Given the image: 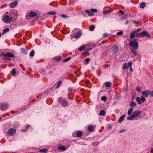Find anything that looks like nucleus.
<instances>
[{"instance_id": "nucleus-1", "label": "nucleus", "mask_w": 153, "mask_h": 153, "mask_svg": "<svg viewBox=\"0 0 153 153\" xmlns=\"http://www.w3.org/2000/svg\"><path fill=\"white\" fill-rule=\"evenodd\" d=\"M142 112L140 110H137L134 111L130 116L127 118L128 120H131L134 119L135 120L140 119L143 117L141 115Z\"/></svg>"}, {"instance_id": "nucleus-2", "label": "nucleus", "mask_w": 153, "mask_h": 153, "mask_svg": "<svg viewBox=\"0 0 153 153\" xmlns=\"http://www.w3.org/2000/svg\"><path fill=\"white\" fill-rule=\"evenodd\" d=\"M17 18V16L15 15L14 18L12 17H10L7 15H4L3 17V20L4 22L6 23H10L11 22H13L15 21Z\"/></svg>"}, {"instance_id": "nucleus-3", "label": "nucleus", "mask_w": 153, "mask_h": 153, "mask_svg": "<svg viewBox=\"0 0 153 153\" xmlns=\"http://www.w3.org/2000/svg\"><path fill=\"white\" fill-rule=\"evenodd\" d=\"M0 56H4V58H3V59L4 60H10L11 58L14 57V55L9 52H7L6 53L2 52L0 54Z\"/></svg>"}, {"instance_id": "nucleus-4", "label": "nucleus", "mask_w": 153, "mask_h": 153, "mask_svg": "<svg viewBox=\"0 0 153 153\" xmlns=\"http://www.w3.org/2000/svg\"><path fill=\"white\" fill-rule=\"evenodd\" d=\"M129 45L134 49H137L138 48V42L136 39H133L131 40L129 43Z\"/></svg>"}, {"instance_id": "nucleus-5", "label": "nucleus", "mask_w": 153, "mask_h": 153, "mask_svg": "<svg viewBox=\"0 0 153 153\" xmlns=\"http://www.w3.org/2000/svg\"><path fill=\"white\" fill-rule=\"evenodd\" d=\"M81 35V33L79 30L78 31L74 30V33L71 35V39H73L74 38L75 39H78L80 37Z\"/></svg>"}, {"instance_id": "nucleus-6", "label": "nucleus", "mask_w": 153, "mask_h": 153, "mask_svg": "<svg viewBox=\"0 0 153 153\" xmlns=\"http://www.w3.org/2000/svg\"><path fill=\"white\" fill-rule=\"evenodd\" d=\"M87 46H88L89 47L87 48V47H86V49L87 50V51L85 52L84 53V54H89V53L88 52V51L91 50L92 49L94 48L95 47V46L94 45H92L90 43H89V44Z\"/></svg>"}, {"instance_id": "nucleus-7", "label": "nucleus", "mask_w": 153, "mask_h": 153, "mask_svg": "<svg viewBox=\"0 0 153 153\" xmlns=\"http://www.w3.org/2000/svg\"><path fill=\"white\" fill-rule=\"evenodd\" d=\"M131 61L129 62H128L125 63L123 64V65L122 66V69L124 70H126L127 69H128V68L129 66H131Z\"/></svg>"}, {"instance_id": "nucleus-8", "label": "nucleus", "mask_w": 153, "mask_h": 153, "mask_svg": "<svg viewBox=\"0 0 153 153\" xmlns=\"http://www.w3.org/2000/svg\"><path fill=\"white\" fill-rule=\"evenodd\" d=\"M150 92L149 90H146L144 91H142L141 93L142 95L143 96L147 97L149 94H150Z\"/></svg>"}, {"instance_id": "nucleus-9", "label": "nucleus", "mask_w": 153, "mask_h": 153, "mask_svg": "<svg viewBox=\"0 0 153 153\" xmlns=\"http://www.w3.org/2000/svg\"><path fill=\"white\" fill-rule=\"evenodd\" d=\"M112 51L114 53H118L119 51V49L118 47L115 45H114L112 47Z\"/></svg>"}, {"instance_id": "nucleus-10", "label": "nucleus", "mask_w": 153, "mask_h": 153, "mask_svg": "<svg viewBox=\"0 0 153 153\" xmlns=\"http://www.w3.org/2000/svg\"><path fill=\"white\" fill-rule=\"evenodd\" d=\"M16 131L15 129L13 128H10L8 130L7 133L10 135H12L15 133Z\"/></svg>"}, {"instance_id": "nucleus-11", "label": "nucleus", "mask_w": 153, "mask_h": 153, "mask_svg": "<svg viewBox=\"0 0 153 153\" xmlns=\"http://www.w3.org/2000/svg\"><path fill=\"white\" fill-rule=\"evenodd\" d=\"M141 37L146 36L147 37H150V35L149 34L148 32L146 30H143L142 32L140 33Z\"/></svg>"}, {"instance_id": "nucleus-12", "label": "nucleus", "mask_w": 153, "mask_h": 153, "mask_svg": "<svg viewBox=\"0 0 153 153\" xmlns=\"http://www.w3.org/2000/svg\"><path fill=\"white\" fill-rule=\"evenodd\" d=\"M8 107V105L6 104H2L0 105V109L2 111L6 109Z\"/></svg>"}, {"instance_id": "nucleus-13", "label": "nucleus", "mask_w": 153, "mask_h": 153, "mask_svg": "<svg viewBox=\"0 0 153 153\" xmlns=\"http://www.w3.org/2000/svg\"><path fill=\"white\" fill-rule=\"evenodd\" d=\"M28 15L30 17L32 18L36 16L37 14L35 12L31 11L29 12Z\"/></svg>"}, {"instance_id": "nucleus-14", "label": "nucleus", "mask_w": 153, "mask_h": 153, "mask_svg": "<svg viewBox=\"0 0 153 153\" xmlns=\"http://www.w3.org/2000/svg\"><path fill=\"white\" fill-rule=\"evenodd\" d=\"M18 4V2L17 1H15L10 3L9 4V6L10 7L13 8L16 6Z\"/></svg>"}, {"instance_id": "nucleus-15", "label": "nucleus", "mask_w": 153, "mask_h": 153, "mask_svg": "<svg viewBox=\"0 0 153 153\" xmlns=\"http://www.w3.org/2000/svg\"><path fill=\"white\" fill-rule=\"evenodd\" d=\"M129 106L131 108H134L137 105L136 103L134 101H131L129 102Z\"/></svg>"}, {"instance_id": "nucleus-16", "label": "nucleus", "mask_w": 153, "mask_h": 153, "mask_svg": "<svg viewBox=\"0 0 153 153\" xmlns=\"http://www.w3.org/2000/svg\"><path fill=\"white\" fill-rule=\"evenodd\" d=\"M88 129L89 131L92 132L94 130V127L92 125H90L88 126Z\"/></svg>"}, {"instance_id": "nucleus-17", "label": "nucleus", "mask_w": 153, "mask_h": 153, "mask_svg": "<svg viewBox=\"0 0 153 153\" xmlns=\"http://www.w3.org/2000/svg\"><path fill=\"white\" fill-rule=\"evenodd\" d=\"M61 104L63 107L66 106L67 105V101L65 100H63L62 101V102H61Z\"/></svg>"}, {"instance_id": "nucleus-18", "label": "nucleus", "mask_w": 153, "mask_h": 153, "mask_svg": "<svg viewBox=\"0 0 153 153\" xmlns=\"http://www.w3.org/2000/svg\"><path fill=\"white\" fill-rule=\"evenodd\" d=\"M136 33H135L134 31L131 32L130 34L129 38H134L136 36Z\"/></svg>"}, {"instance_id": "nucleus-19", "label": "nucleus", "mask_w": 153, "mask_h": 153, "mask_svg": "<svg viewBox=\"0 0 153 153\" xmlns=\"http://www.w3.org/2000/svg\"><path fill=\"white\" fill-rule=\"evenodd\" d=\"M82 131H79L76 132V136L78 137H80L82 136Z\"/></svg>"}, {"instance_id": "nucleus-20", "label": "nucleus", "mask_w": 153, "mask_h": 153, "mask_svg": "<svg viewBox=\"0 0 153 153\" xmlns=\"http://www.w3.org/2000/svg\"><path fill=\"white\" fill-rule=\"evenodd\" d=\"M126 114H124L123 116H122L120 118L118 122L119 123H121L124 120V119L126 116Z\"/></svg>"}, {"instance_id": "nucleus-21", "label": "nucleus", "mask_w": 153, "mask_h": 153, "mask_svg": "<svg viewBox=\"0 0 153 153\" xmlns=\"http://www.w3.org/2000/svg\"><path fill=\"white\" fill-rule=\"evenodd\" d=\"M58 147L59 149L62 151H65L66 149V147L64 146H60Z\"/></svg>"}, {"instance_id": "nucleus-22", "label": "nucleus", "mask_w": 153, "mask_h": 153, "mask_svg": "<svg viewBox=\"0 0 153 153\" xmlns=\"http://www.w3.org/2000/svg\"><path fill=\"white\" fill-rule=\"evenodd\" d=\"M48 149H40L39 151V152L43 153H45L47 152Z\"/></svg>"}, {"instance_id": "nucleus-23", "label": "nucleus", "mask_w": 153, "mask_h": 153, "mask_svg": "<svg viewBox=\"0 0 153 153\" xmlns=\"http://www.w3.org/2000/svg\"><path fill=\"white\" fill-rule=\"evenodd\" d=\"M85 11L88 13V15L89 16H94V13L90 12L89 10H86Z\"/></svg>"}, {"instance_id": "nucleus-24", "label": "nucleus", "mask_w": 153, "mask_h": 153, "mask_svg": "<svg viewBox=\"0 0 153 153\" xmlns=\"http://www.w3.org/2000/svg\"><path fill=\"white\" fill-rule=\"evenodd\" d=\"M105 85L106 87H109L111 86V84L110 82H107L105 83Z\"/></svg>"}, {"instance_id": "nucleus-25", "label": "nucleus", "mask_w": 153, "mask_h": 153, "mask_svg": "<svg viewBox=\"0 0 153 153\" xmlns=\"http://www.w3.org/2000/svg\"><path fill=\"white\" fill-rule=\"evenodd\" d=\"M133 111V108H131L128 110V115L129 116H130L131 113H132Z\"/></svg>"}, {"instance_id": "nucleus-26", "label": "nucleus", "mask_w": 153, "mask_h": 153, "mask_svg": "<svg viewBox=\"0 0 153 153\" xmlns=\"http://www.w3.org/2000/svg\"><path fill=\"white\" fill-rule=\"evenodd\" d=\"M136 100L138 102L139 104H140L141 103V99L139 97H137L136 98Z\"/></svg>"}, {"instance_id": "nucleus-27", "label": "nucleus", "mask_w": 153, "mask_h": 153, "mask_svg": "<svg viewBox=\"0 0 153 153\" xmlns=\"http://www.w3.org/2000/svg\"><path fill=\"white\" fill-rule=\"evenodd\" d=\"M105 112L103 110H101L100 111L99 115L101 116H104L105 114Z\"/></svg>"}, {"instance_id": "nucleus-28", "label": "nucleus", "mask_w": 153, "mask_h": 153, "mask_svg": "<svg viewBox=\"0 0 153 153\" xmlns=\"http://www.w3.org/2000/svg\"><path fill=\"white\" fill-rule=\"evenodd\" d=\"M54 59L56 60L57 61H59L61 59V56H56L54 57Z\"/></svg>"}, {"instance_id": "nucleus-29", "label": "nucleus", "mask_w": 153, "mask_h": 153, "mask_svg": "<svg viewBox=\"0 0 153 153\" xmlns=\"http://www.w3.org/2000/svg\"><path fill=\"white\" fill-rule=\"evenodd\" d=\"M146 4L145 3L142 2L141 4H140V8H144V7L145 6Z\"/></svg>"}, {"instance_id": "nucleus-30", "label": "nucleus", "mask_w": 153, "mask_h": 153, "mask_svg": "<svg viewBox=\"0 0 153 153\" xmlns=\"http://www.w3.org/2000/svg\"><path fill=\"white\" fill-rule=\"evenodd\" d=\"M9 29L8 27L7 28L4 29L3 31L2 34H3L5 33H6L8 32L9 31Z\"/></svg>"}, {"instance_id": "nucleus-31", "label": "nucleus", "mask_w": 153, "mask_h": 153, "mask_svg": "<svg viewBox=\"0 0 153 153\" xmlns=\"http://www.w3.org/2000/svg\"><path fill=\"white\" fill-rule=\"evenodd\" d=\"M131 52L132 53H133L135 55H137V53L136 51L133 49H131Z\"/></svg>"}, {"instance_id": "nucleus-32", "label": "nucleus", "mask_w": 153, "mask_h": 153, "mask_svg": "<svg viewBox=\"0 0 153 153\" xmlns=\"http://www.w3.org/2000/svg\"><path fill=\"white\" fill-rule=\"evenodd\" d=\"M94 28H95L94 25H92L90 27V28H89V30L91 31H92L94 30Z\"/></svg>"}, {"instance_id": "nucleus-33", "label": "nucleus", "mask_w": 153, "mask_h": 153, "mask_svg": "<svg viewBox=\"0 0 153 153\" xmlns=\"http://www.w3.org/2000/svg\"><path fill=\"white\" fill-rule=\"evenodd\" d=\"M85 48V47L84 46H81L78 49V50L79 51H81L83 50Z\"/></svg>"}, {"instance_id": "nucleus-34", "label": "nucleus", "mask_w": 153, "mask_h": 153, "mask_svg": "<svg viewBox=\"0 0 153 153\" xmlns=\"http://www.w3.org/2000/svg\"><path fill=\"white\" fill-rule=\"evenodd\" d=\"M11 74L13 76H14L16 75V71L15 68L13 69L11 71Z\"/></svg>"}, {"instance_id": "nucleus-35", "label": "nucleus", "mask_w": 153, "mask_h": 153, "mask_svg": "<svg viewBox=\"0 0 153 153\" xmlns=\"http://www.w3.org/2000/svg\"><path fill=\"white\" fill-rule=\"evenodd\" d=\"M71 59V57H68V58H66L64 59L63 60V61L65 62H66L68 61H69Z\"/></svg>"}, {"instance_id": "nucleus-36", "label": "nucleus", "mask_w": 153, "mask_h": 153, "mask_svg": "<svg viewBox=\"0 0 153 153\" xmlns=\"http://www.w3.org/2000/svg\"><path fill=\"white\" fill-rule=\"evenodd\" d=\"M62 83V82L61 81H59L58 83V84L56 86V88H58Z\"/></svg>"}, {"instance_id": "nucleus-37", "label": "nucleus", "mask_w": 153, "mask_h": 153, "mask_svg": "<svg viewBox=\"0 0 153 153\" xmlns=\"http://www.w3.org/2000/svg\"><path fill=\"white\" fill-rule=\"evenodd\" d=\"M35 51H31L30 53V55L31 56H33L34 55Z\"/></svg>"}, {"instance_id": "nucleus-38", "label": "nucleus", "mask_w": 153, "mask_h": 153, "mask_svg": "<svg viewBox=\"0 0 153 153\" xmlns=\"http://www.w3.org/2000/svg\"><path fill=\"white\" fill-rule=\"evenodd\" d=\"M136 90L139 93L141 91L140 88L139 86H137L136 87Z\"/></svg>"}, {"instance_id": "nucleus-39", "label": "nucleus", "mask_w": 153, "mask_h": 153, "mask_svg": "<svg viewBox=\"0 0 153 153\" xmlns=\"http://www.w3.org/2000/svg\"><path fill=\"white\" fill-rule=\"evenodd\" d=\"M140 99L141 101L143 102H144L146 100V99L143 96L141 97Z\"/></svg>"}, {"instance_id": "nucleus-40", "label": "nucleus", "mask_w": 153, "mask_h": 153, "mask_svg": "<svg viewBox=\"0 0 153 153\" xmlns=\"http://www.w3.org/2000/svg\"><path fill=\"white\" fill-rule=\"evenodd\" d=\"M101 100L104 101H105L107 100V97L105 96H103L101 97Z\"/></svg>"}, {"instance_id": "nucleus-41", "label": "nucleus", "mask_w": 153, "mask_h": 153, "mask_svg": "<svg viewBox=\"0 0 153 153\" xmlns=\"http://www.w3.org/2000/svg\"><path fill=\"white\" fill-rule=\"evenodd\" d=\"M136 37L137 38L141 37V34H140V33L136 34Z\"/></svg>"}, {"instance_id": "nucleus-42", "label": "nucleus", "mask_w": 153, "mask_h": 153, "mask_svg": "<svg viewBox=\"0 0 153 153\" xmlns=\"http://www.w3.org/2000/svg\"><path fill=\"white\" fill-rule=\"evenodd\" d=\"M132 63L131 62V66H129L128 67H129V70L130 71H131V72L133 71V69L132 68Z\"/></svg>"}, {"instance_id": "nucleus-43", "label": "nucleus", "mask_w": 153, "mask_h": 153, "mask_svg": "<svg viewBox=\"0 0 153 153\" xmlns=\"http://www.w3.org/2000/svg\"><path fill=\"white\" fill-rule=\"evenodd\" d=\"M91 11L93 12H96L97 11V10L95 9H91Z\"/></svg>"}, {"instance_id": "nucleus-44", "label": "nucleus", "mask_w": 153, "mask_h": 153, "mask_svg": "<svg viewBox=\"0 0 153 153\" xmlns=\"http://www.w3.org/2000/svg\"><path fill=\"white\" fill-rule=\"evenodd\" d=\"M56 13L55 11H51L48 13V14L51 15H54L56 14Z\"/></svg>"}, {"instance_id": "nucleus-45", "label": "nucleus", "mask_w": 153, "mask_h": 153, "mask_svg": "<svg viewBox=\"0 0 153 153\" xmlns=\"http://www.w3.org/2000/svg\"><path fill=\"white\" fill-rule=\"evenodd\" d=\"M123 33V32L122 31H119V32H118L117 34V35H121Z\"/></svg>"}, {"instance_id": "nucleus-46", "label": "nucleus", "mask_w": 153, "mask_h": 153, "mask_svg": "<svg viewBox=\"0 0 153 153\" xmlns=\"http://www.w3.org/2000/svg\"><path fill=\"white\" fill-rule=\"evenodd\" d=\"M108 35H109L108 33H104L103 36L104 37H105L108 36Z\"/></svg>"}, {"instance_id": "nucleus-47", "label": "nucleus", "mask_w": 153, "mask_h": 153, "mask_svg": "<svg viewBox=\"0 0 153 153\" xmlns=\"http://www.w3.org/2000/svg\"><path fill=\"white\" fill-rule=\"evenodd\" d=\"M126 131L125 129H122L120 130L119 132L120 133H122Z\"/></svg>"}, {"instance_id": "nucleus-48", "label": "nucleus", "mask_w": 153, "mask_h": 153, "mask_svg": "<svg viewBox=\"0 0 153 153\" xmlns=\"http://www.w3.org/2000/svg\"><path fill=\"white\" fill-rule=\"evenodd\" d=\"M150 95L151 97H153V91H152L150 92Z\"/></svg>"}, {"instance_id": "nucleus-49", "label": "nucleus", "mask_w": 153, "mask_h": 153, "mask_svg": "<svg viewBox=\"0 0 153 153\" xmlns=\"http://www.w3.org/2000/svg\"><path fill=\"white\" fill-rule=\"evenodd\" d=\"M72 88H68V91L69 92H71L72 91Z\"/></svg>"}, {"instance_id": "nucleus-50", "label": "nucleus", "mask_w": 153, "mask_h": 153, "mask_svg": "<svg viewBox=\"0 0 153 153\" xmlns=\"http://www.w3.org/2000/svg\"><path fill=\"white\" fill-rule=\"evenodd\" d=\"M90 60V59L89 58H86L85 59V61L86 62H88Z\"/></svg>"}, {"instance_id": "nucleus-51", "label": "nucleus", "mask_w": 153, "mask_h": 153, "mask_svg": "<svg viewBox=\"0 0 153 153\" xmlns=\"http://www.w3.org/2000/svg\"><path fill=\"white\" fill-rule=\"evenodd\" d=\"M119 12L120 13H122V14H124V13L123 12V11L122 10H119Z\"/></svg>"}, {"instance_id": "nucleus-52", "label": "nucleus", "mask_w": 153, "mask_h": 153, "mask_svg": "<svg viewBox=\"0 0 153 153\" xmlns=\"http://www.w3.org/2000/svg\"><path fill=\"white\" fill-rule=\"evenodd\" d=\"M109 13V12H107V11H104V12H103V14H104V15H105L106 14H107V13Z\"/></svg>"}, {"instance_id": "nucleus-53", "label": "nucleus", "mask_w": 153, "mask_h": 153, "mask_svg": "<svg viewBox=\"0 0 153 153\" xmlns=\"http://www.w3.org/2000/svg\"><path fill=\"white\" fill-rule=\"evenodd\" d=\"M61 16L63 18L65 17H66V16L65 14H62L61 15Z\"/></svg>"}, {"instance_id": "nucleus-54", "label": "nucleus", "mask_w": 153, "mask_h": 153, "mask_svg": "<svg viewBox=\"0 0 153 153\" xmlns=\"http://www.w3.org/2000/svg\"><path fill=\"white\" fill-rule=\"evenodd\" d=\"M30 126V125H27L26 126V129H27Z\"/></svg>"}, {"instance_id": "nucleus-55", "label": "nucleus", "mask_w": 153, "mask_h": 153, "mask_svg": "<svg viewBox=\"0 0 153 153\" xmlns=\"http://www.w3.org/2000/svg\"><path fill=\"white\" fill-rule=\"evenodd\" d=\"M135 31V32L136 33H137V32H138L139 31V30L138 29H137L136 30H134V31Z\"/></svg>"}, {"instance_id": "nucleus-56", "label": "nucleus", "mask_w": 153, "mask_h": 153, "mask_svg": "<svg viewBox=\"0 0 153 153\" xmlns=\"http://www.w3.org/2000/svg\"><path fill=\"white\" fill-rule=\"evenodd\" d=\"M89 82H90V81L88 79H87L86 80V82L87 83H89Z\"/></svg>"}, {"instance_id": "nucleus-57", "label": "nucleus", "mask_w": 153, "mask_h": 153, "mask_svg": "<svg viewBox=\"0 0 153 153\" xmlns=\"http://www.w3.org/2000/svg\"><path fill=\"white\" fill-rule=\"evenodd\" d=\"M133 22L135 24H137L138 23V22L135 21H133Z\"/></svg>"}, {"instance_id": "nucleus-58", "label": "nucleus", "mask_w": 153, "mask_h": 153, "mask_svg": "<svg viewBox=\"0 0 153 153\" xmlns=\"http://www.w3.org/2000/svg\"><path fill=\"white\" fill-rule=\"evenodd\" d=\"M151 152L152 153H153V148H151Z\"/></svg>"}, {"instance_id": "nucleus-59", "label": "nucleus", "mask_w": 153, "mask_h": 153, "mask_svg": "<svg viewBox=\"0 0 153 153\" xmlns=\"http://www.w3.org/2000/svg\"><path fill=\"white\" fill-rule=\"evenodd\" d=\"M1 35H2V34L0 32V37L1 36Z\"/></svg>"}, {"instance_id": "nucleus-60", "label": "nucleus", "mask_w": 153, "mask_h": 153, "mask_svg": "<svg viewBox=\"0 0 153 153\" xmlns=\"http://www.w3.org/2000/svg\"><path fill=\"white\" fill-rule=\"evenodd\" d=\"M139 29V31L140 30H141L142 29V28H139V29Z\"/></svg>"}, {"instance_id": "nucleus-61", "label": "nucleus", "mask_w": 153, "mask_h": 153, "mask_svg": "<svg viewBox=\"0 0 153 153\" xmlns=\"http://www.w3.org/2000/svg\"><path fill=\"white\" fill-rule=\"evenodd\" d=\"M128 23V21H127V22H126V24H127Z\"/></svg>"}, {"instance_id": "nucleus-62", "label": "nucleus", "mask_w": 153, "mask_h": 153, "mask_svg": "<svg viewBox=\"0 0 153 153\" xmlns=\"http://www.w3.org/2000/svg\"><path fill=\"white\" fill-rule=\"evenodd\" d=\"M61 99V98H59V99H58L59 101V100H60Z\"/></svg>"}, {"instance_id": "nucleus-63", "label": "nucleus", "mask_w": 153, "mask_h": 153, "mask_svg": "<svg viewBox=\"0 0 153 153\" xmlns=\"http://www.w3.org/2000/svg\"><path fill=\"white\" fill-rule=\"evenodd\" d=\"M15 15H14V14H13V15H14V16H15ZM13 17V18H14V17H13H13Z\"/></svg>"}, {"instance_id": "nucleus-64", "label": "nucleus", "mask_w": 153, "mask_h": 153, "mask_svg": "<svg viewBox=\"0 0 153 153\" xmlns=\"http://www.w3.org/2000/svg\"><path fill=\"white\" fill-rule=\"evenodd\" d=\"M49 73L51 74L52 73V72L51 71H50Z\"/></svg>"}]
</instances>
